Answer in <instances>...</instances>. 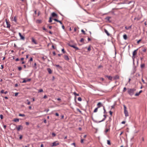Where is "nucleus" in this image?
<instances>
[{
    "label": "nucleus",
    "instance_id": "obj_1",
    "mask_svg": "<svg viewBox=\"0 0 147 147\" xmlns=\"http://www.w3.org/2000/svg\"><path fill=\"white\" fill-rule=\"evenodd\" d=\"M136 90V89L134 88L132 89H129L128 90V93L129 94L132 96L134 94V92Z\"/></svg>",
    "mask_w": 147,
    "mask_h": 147
},
{
    "label": "nucleus",
    "instance_id": "obj_2",
    "mask_svg": "<svg viewBox=\"0 0 147 147\" xmlns=\"http://www.w3.org/2000/svg\"><path fill=\"white\" fill-rule=\"evenodd\" d=\"M124 108V113L126 117H127L129 116V114L127 111V108L126 106L125 105H123Z\"/></svg>",
    "mask_w": 147,
    "mask_h": 147
},
{
    "label": "nucleus",
    "instance_id": "obj_3",
    "mask_svg": "<svg viewBox=\"0 0 147 147\" xmlns=\"http://www.w3.org/2000/svg\"><path fill=\"white\" fill-rule=\"evenodd\" d=\"M76 45H71L70 43L68 44V45L71 47H72L75 49V51H77L79 49V48L76 46Z\"/></svg>",
    "mask_w": 147,
    "mask_h": 147
},
{
    "label": "nucleus",
    "instance_id": "obj_4",
    "mask_svg": "<svg viewBox=\"0 0 147 147\" xmlns=\"http://www.w3.org/2000/svg\"><path fill=\"white\" fill-rule=\"evenodd\" d=\"M16 128L18 131H19L20 130H22L23 128V126L21 125H18V127H16Z\"/></svg>",
    "mask_w": 147,
    "mask_h": 147
},
{
    "label": "nucleus",
    "instance_id": "obj_5",
    "mask_svg": "<svg viewBox=\"0 0 147 147\" xmlns=\"http://www.w3.org/2000/svg\"><path fill=\"white\" fill-rule=\"evenodd\" d=\"M97 106H98L97 107L98 108H100L101 107H104V106H103L102 103L100 102L98 103L97 104Z\"/></svg>",
    "mask_w": 147,
    "mask_h": 147
},
{
    "label": "nucleus",
    "instance_id": "obj_6",
    "mask_svg": "<svg viewBox=\"0 0 147 147\" xmlns=\"http://www.w3.org/2000/svg\"><path fill=\"white\" fill-rule=\"evenodd\" d=\"M31 80V79L30 78L26 80H25V79H24V80L23 81H22V82L23 83H26L27 82H29V81H30Z\"/></svg>",
    "mask_w": 147,
    "mask_h": 147
},
{
    "label": "nucleus",
    "instance_id": "obj_7",
    "mask_svg": "<svg viewBox=\"0 0 147 147\" xmlns=\"http://www.w3.org/2000/svg\"><path fill=\"white\" fill-rule=\"evenodd\" d=\"M110 125L109 126V127L108 128H106L105 130V134H106L108 132L110 131Z\"/></svg>",
    "mask_w": 147,
    "mask_h": 147
},
{
    "label": "nucleus",
    "instance_id": "obj_8",
    "mask_svg": "<svg viewBox=\"0 0 147 147\" xmlns=\"http://www.w3.org/2000/svg\"><path fill=\"white\" fill-rule=\"evenodd\" d=\"M105 77L107 78L109 80H112L113 77H112L111 76H107V75H106L105 76Z\"/></svg>",
    "mask_w": 147,
    "mask_h": 147
},
{
    "label": "nucleus",
    "instance_id": "obj_9",
    "mask_svg": "<svg viewBox=\"0 0 147 147\" xmlns=\"http://www.w3.org/2000/svg\"><path fill=\"white\" fill-rule=\"evenodd\" d=\"M57 16V14H56L55 13L53 12L51 13V17H52V18L54 17L55 16Z\"/></svg>",
    "mask_w": 147,
    "mask_h": 147
},
{
    "label": "nucleus",
    "instance_id": "obj_10",
    "mask_svg": "<svg viewBox=\"0 0 147 147\" xmlns=\"http://www.w3.org/2000/svg\"><path fill=\"white\" fill-rule=\"evenodd\" d=\"M32 42H33L36 45L37 44V42L34 39V38L32 37Z\"/></svg>",
    "mask_w": 147,
    "mask_h": 147
},
{
    "label": "nucleus",
    "instance_id": "obj_11",
    "mask_svg": "<svg viewBox=\"0 0 147 147\" xmlns=\"http://www.w3.org/2000/svg\"><path fill=\"white\" fill-rule=\"evenodd\" d=\"M138 50V49H137L133 51V56H135L136 55L137 53V51Z\"/></svg>",
    "mask_w": 147,
    "mask_h": 147
},
{
    "label": "nucleus",
    "instance_id": "obj_12",
    "mask_svg": "<svg viewBox=\"0 0 147 147\" xmlns=\"http://www.w3.org/2000/svg\"><path fill=\"white\" fill-rule=\"evenodd\" d=\"M59 144L58 143H56V142H54L53 143L52 145L51 146L52 147L56 146Z\"/></svg>",
    "mask_w": 147,
    "mask_h": 147
},
{
    "label": "nucleus",
    "instance_id": "obj_13",
    "mask_svg": "<svg viewBox=\"0 0 147 147\" xmlns=\"http://www.w3.org/2000/svg\"><path fill=\"white\" fill-rule=\"evenodd\" d=\"M6 23L7 25V28H10L11 25L9 22H6Z\"/></svg>",
    "mask_w": 147,
    "mask_h": 147
},
{
    "label": "nucleus",
    "instance_id": "obj_14",
    "mask_svg": "<svg viewBox=\"0 0 147 147\" xmlns=\"http://www.w3.org/2000/svg\"><path fill=\"white\" fill-rule=\"evenodd\" d=\"M104 31L107 34L108 36H110V34L108 32V31L106 29H104Z\"/></svg>",
    "mask_w": 147,
    "mask_h": 147
},
{
    "label": "nucleus",
    "instance_id": "obj_15",
    "mask_svg": "<svg viewBox=\"0 0 147 147\" xmlns=\"http://www.w3.org/2000/svg\"><path fill=\"white\" fill-rule=\"evenodd\" d=\"M64 58L65 60H68L69 59V57L67 55H65L64 56Z\"/></svg>",
    "mask_w": 147,
    "mask_h": 147
},
{
    "label": "nucleus",
    "instance_id": "obj_16",
    "mask_svg": "<svg viewBox=\"0 0 147 147\" xmlns=\"http://www.w3.org/2000/svg\"><path fill=\"white\" fill-rule=\"evenodd\" d=\"M119 78V76L117 75L113 77L114 80H117Z\"/></svg>",
    "mask_w": 147,
    "mask_h": 147
},
{
    "label": "nucleus",
    "instance_id": "obj_17",
    "mask_svg": "<svg viewBox=\"0 0 147 147\" xmlns=\"http://www.w3.org/2000/svg\"><path fill=\"white\" fill-rule=\"evenodd\" d=\"M103 116H104V118H103V119H102V120L101 121H99L98 122L99 123H100V122H102V121H104L105 120V119H106V115H103Z\"/></svg>",
    "mask_w": 147,
    "mask_h": 147
},
{
    "label": "nucleus",
    "instance_id": "obj_18",
    "mask_svg": "<svg viewBox=\"0 0 147 147\" xmlns=\"http://www.w3.org/2000/svg\"><path fill=\"white\" fill-rule=\"evenodd\" d=\"M55 66L56 67H58V68L60 69H61L62 68V67L60 66L59 65H55Z\"/></svg>",
    "mask_w": 147,
    "mask_h": 147
},
{
    "label": "nucleus",
    "instance_id": "obj_19",
    "mask_svg": "<svg viewBox=\"0 0 147 147\" xmlns=\"http://www.w3.org/2000/svg\"><path fill=\"white\" fill-rule=\"evenodd\" d=\"M47 71L49 74H51L52 73V71L50 68H48Z\"/></svg>",
    "mask_w": 147,
    "mask_h": 147
},
{
    "label": "nucleus",
    "instance_id": "obj_20",
    "mask_svg": "<svg viewBox=\"0 0 147 147\" xmlns=\"http://www.w3.org/2000/svg\"><path fill=\"white\" fill-rule=\"evenodd\" d=\"M13 121L15 122H18L19 121V119L18 118H15L13 119Z\"/></svg>",
    "mask_w": 147,
    "mask_h": 147
},
{
    "label": "nucleus",
    "instance_id": "obj_21",
    "mask_svg": "<svg viewBox=\"0 0 147 147\" xmlns=\"http://www.w3.org/2000/svg\"><path fill=\"white\" fill-rule=\"evenodd\" d=\"M123 38L125 40H126L127 39V35L125 34H124L123 35Z\"/></svg>",
    "mask_w": 147,
    "mask_h": 147
},
{
    "label": "nucleus",
    "instance_id": "obj_22",
    "mask_svg": "<svg viewBox=\"0 0 147 147\" xmlns=\"http://www.w3.org/2000/svg\"><path fill=\"white\" fill-rule=\"evenodd\" d=\"M131 26H130L128 27H127V26H125V28L126 30H129L130 29H131Z\"/></svg>",
    "mask_w": 147,
    "mask_h": 147
},
{
    "label": "nucleus",
    "instance_id": "obj_23",
    "mask_svg": "<svg viewBox=\"0 0 147 147\" xmlns=\"http://www.w3.org/2000/svg\"><path fill=\"white\" fill-rule=\"evenodd\" d=\"M20 39L22 40H24L25 39V37L22 35H21L20 36Z\"/></svg>",
    "mask_w": 147,
    "mask_h": 147
},
{
    "label": "nucleus",
    "instance_id": "obj_24",
    "mask_svg": "<svg viewBox=\"0 0 147 147\" xmlns=\"http://www.w3.org/2000/svg\"><path fill=\"white\" fill-rule=\"evenodd\" d=\"M110 18H111L110 17H107L105 18V19L107 21H109V20Z\"/></svg>",
    "mask_w": 147,
    "mask_h": 147
},
{
    "label": "nucleus",
    "instance_id": "obj_25",
    "mask_svg": "<svg viewBox=\"0 0 147 147\" xmlns=\"http://www.w3.org/2000/svg\"><path fill=\"white\" fill-rule=\"evenodd\" d=\"M145 66V64H142L141 65V68L142 69Z\"/></svg>",
    "mask_w": 147,
    "mask_h": 147
},
{
    "label": "nucleus",
    "instance_id": "obj_26",
    "mask_svg": "<svg viewBox=\"0 0 147 147\" xmlns=\"http://www.w3.org/2000/svg\"><path fill=\"white\" fill-rule=\"evenodd\" d=\"M42 22V21L40 20H36V22L38 23H41Z\"/></svg>",
    "mask_w": 147,
    "mask_h": 147
},
{
    "label": "nucleus",
    "instance_id": "obj_27",
    "mask_svg": "<svg viewBox=\"0 0 147 147\" xmlns=\"http://www.w3.org/2000/svg\"><path fill=\"white\" fill-rule=\"evenodd\" d=\"M52 22V17H50L49 18V23H51Z\"/></svg>",
    "mask_w": 147,
    "mask_h": 147
},
{
    "label": "nucleus",
    "instance_id": "obj_28",
    "mask_svg": "<svg viewBox=\"0 0 147 147\" xmlns=\"http://www.w3.org/2000/svg\"><path fill=\"white\" fill-rule=\"evenodd\" d=\"M107 144H108L110 145H111V143L110 142V141L109 140H107Z\"/></svg>",
    "mask_w": 147,
    "mask_h": 147
},
{
    "label": "nucleus",
    "instance_id": "obj_29",
    "mask_svg": "<svg viewBox=\"0 0 147 147\" xmlns=\"http://www.w3.org/2000/svg\"><path fill=\"white\" fill-rule=\"evenodd\" d=\"M12 21L15 22H17V19L15 17H14V18L12 20Z\"/></svg>",
    "mask_w": 147,
    "mask_h": 147
},
{
    "label": "nucleus",
    "instance_id": "obj_30",
    "mask_svg": "<svg viewBox=\"0 0 147 147\" xmlns=\"http://www.w3.org/2000/svg\"><path fill=\"white\" fill-rule=\"evenodd\" d=\"M98 107L96 108L94 111V112L95 113V112H97V110H98Z\"/></svg>",
    "mask_w": 147,
    "mask_h": 147
},
{
    "label": "nucleus",
    "instance_id": "obj_31",
    "mask_svg": "<svg viewBox=\"0 0 147 147\" xmlns=\"http://www.w3.org/2000/svg\"><path fill=\"white\" fill-rule=\"evenodd\" d=\"M19 116H20L24 117L25 115L24 114H20L19 115Z\"/></svg>",
    "mask_w": 147,
    "mask_h": 147
},
{
    "label": "nucleus",
    "instance_id": "obj_32",
    "mask_svg": "<svg viewBox=\"0 0 147 147\" xmlns=\"http://www.w3.org/2000/svg\"><path fill=\"white\" fill-rule=\"evenodd\" d=\"M43 91L42 89H39L38 90V92H42Z\"/></svg>",
    "mask_w": 147,
    "mask_h": 147
},
{
    "label": "nucleus",
    "instance_id": "obj_33",
    "mask_svg": "<svg viewBox=\"0 0 147 147\" xmlns=\"http://www.w3.org/2000/svg\"><path fill=\"white\" fill-rule=\"evenodd\" d=\"M87 49H88V51H90L91 50L90 46H89V47Z\"/></svg>",
    "mask_w": 147,
    "mask_h": 147
},
{
    "label": "nucleus",
    "instance_id": "obj_34",
    "mask_svg": "<svg viewBox=\"0 0 147 147\" xmlns=\"http://www.w3.org/2000/svg\"><path fill=\"white\" fill-rule=\"evenodd\" d=\"M78 100L79 101H81L82 100V99L80 97H79L78 98Z\"/></svg>",
    "mask_w": 147,
    "mask_h": 147
},
{
    "label": "nucleus",
    "instance_id": "obj_35",
    "mask_svg": "<svg viewBox=\"0 0 147 147\" xmlns=\"http://www.w3.org/2000/svg\"><path fill=\"white\" fill-rule=\"evenodd\" d=\"M74 94L75 96H79V94H77L76 92H74Z\"/></svg>",
    "mask_w": 147,
    "mask_h": 147
},
{
    "label": "nucleus",
    "instance_id": "obj_36",
    "mask_svg": "<svg viewBox=\"0 0 147 147\" xmlns=\"http://www.w3.org/2000/svg\"><path fill=\"white\" fill-rule=\"evenodd\" d=\"M52 136H53V137H55L56 135V134L55 133H53L52 134Z\"/></svg>",
    "mask_w": 147,
    "mask_h": 147
},
{
    "label": "nucleus",
    "instance_id": "obj_37",
    "mask_svg": "<svg viewBox=\"0 0 147 147\" xmlns=\"http://www.w3.org/2000/svg\"><path fill=\"white\" fill-rule=\"evenodd\" d=\"M84 39L83 38H81V39L80 40V42H84Z\"/></svg>",
    "mask_w": 147,
    "mask_h": 147
},
{
    "label": "nucleus",
    "instance_id": "obj_38",
    "mask_svg": "<svg viewBox=\"0 0 147 147\" xmlns=\"http://www.w3.org/2000/svg\"><path fill=\"white\" fill-rule=\"evenodd\" d=\"M140 94L139 92H137L135 94V95L136 96H138L140 95Z\"/></svg>",
    "mask_w": 147,
    "mask_h": 147
},
{
    "label": "nucleus",
    "instance_id": "obj_39",
    "mask_svg": "<svg viewBox=\"0 0 147 147\" xmlns=\"http://www.w3.org/2000/svg\"><path fill=\"white\" fill-rule=\"evenodd\" d=\"M81 32L83 33L84 34H86L85 32L83 30H82Z\"/></svg>",
    "mask_w": 147,
    "mask_h": 147
},
{
    "label": "nucleus",
    "instance_id": "obj_40",
    "mask_svg": "<svg viewBox=\"0 0 147 147\" xmlns=\"http://www.w3.org/2000/svg\"><path fill=\"white\" fill-rule=\"evenodd\" d=\"M103 109L104 110V113H106V111L104 107H103Z\"/></svg>",
    "mask_w": 147,
    "mask_h": 147
},
{
    "label": "nucleus",
    "instance_id": "obj_41",
    "mask_svg": "<svg viewBox=\"0 0 147 147\" xmlns=\"http://www.w3.org/2000/svg\"><path fill=\"white\" fill-rule=\"evenodd\" d=\"M18 69L19 71H20L22 69V68L21 67H18Z\"/></svg>",
    "mask_w": 147,
    "mask_h": 147
},
{
    "label": "nucleus",
    "instance_id": "obj_42",
    "mask_svg": "<svg viewBox=\"0 0 147 147\" xmlns=\"http://www.w3.org/2000/svg\"><path fill=\"white\" fill-rule=\"evenodd\" d=\"M62 51L63 53H65V51L64 50V49H62Z\"/></svg>",
    "mask_w": 147,
    "mask_h": 147
},
{
    "label": "nucleus",
    "instance_id": "obj_43",
    "mask_svg": "<svg viewBox=\"0 0 147 147\" xmlns=\"http://www.w3.org/2000/svg\"><path fill=\"white\" fill-rule=\"evenodd\" d=\"M22 137H23V136L22 135H20V137H19V139L20 140H21L22 139Z\"/></svg>",
    "mask_w": 147,
    "mask_h": 147
},
{
    "label": "nucleus",
    "instance_id": "obj_44",
    "mask_svg": "<svg viewBox=\"0 0 147 147\" xmlns=\"http://www.w3.org/2000/svg\"><path fill=\"white\" fill-rule=\"evenodd\" d=\"M53 20L55 21L58 22H59V20H58L56 19H54Z\"/></svg>",
    "mask_w": 147,
    "mask_h": 147
},
{
    "label": "nucleus",
    "instance_id": "obj_45",
    "mask_svg": "<svg viewBox=\"0 0 147 147\" xmlns=\"http://www.w3.org/2000/svg\"><path fill=\"white\" fill-rule=\"evenodd\" d=\"M0 117L1 119H2L3 118V116L2 115H0Z\"/></svg>",
    "mask_w": 147,
    "mask_h": 147
},
{
    "label": "nucleus",
    "instance_id": "obj_46",
    "mask_svg": "<svg viewBox=\"0 0 147 147\" xmlns=\"http://www.w3.org/2000/svg\"><path fill=\"white\" fill-rule=\"evenodd\" d=\"M126 88H125V87H124L123 88V92H125L126 90Z\"/></svg>",
    "mask_w": 147,
    "mask_h": 147
},
{
    "label": "nucleus",
    "instance_id": "obj_47",
    "mask_svg": "<svg viewBox=\"0 0 147 147\" xmlns=\"http://www.w3.org/2000/svg\"><path fill=\"white\" fill-rule=\"evenodd\" d=\"M4 93V90H2L1 91V94H3Z\"/></svg>",
    "mask_w": 147,
    "mask_h": 147
},
{
    "label": "nucleus",
    "instance_id": "obj_48",
    "mask_svg": "<svg viewBox=\"0 0 147 147\" xmlns=\"http://www.w3.org/2000/svg\"><path fill=\"white\" fill-rule=\"evenodd\" d=\"M27 101H28L27 104L28 105H30V101H29L28 100H27Z\"/></svg>",
    "mask_w": 147,
    "mask_h": 147
},
{
    "label": "nucleus",
    "instance_id": "obj_49",
    "mask_svg": "<svg viewBox=\"0 0 147 147\" xmlns=\"http://www.w3.org/2000/svg\"><path fill=\"white\" fill-rule=\"evenodd\" d=\"M84 140L83 139H81V143H83L84 142Z\"/></svg>",
    "mask_w": 147,
    "mask_h": 147
},
{
    "label": "nucleus",
    "instance_id": "obj_50",
    "mask_svg": "<svg viewBox=\"0 0 147 147\" xmlns=\"http://www.w3.org/2000/svg\"><path fill=\"white\" fill-rule=\"evenodd\" d=\"M142 51L144 52H145L146 51V49H144L142 50Z\"/></svg>",
    "mask_w": 147,
    "mask_h": 147
},
{
    "label": "nucleus",
    "instance_id": "obj_51",
    "mask_svg": "<svg viewBox=\"0 0 147 147\" xmlns=\"http://www.w3.org/2000/svg\"><path fill=\"white\" fill-rule=\"evenodd\" d=\"M109 113L111 116H112V112L111 111H109Z\"/></svg>",
    "mask_w": 147,
    "mask_h": 147
},
{
    "label": "nucleus",
    "instance_id": "obj_52",
    "mask_svg": "<svg viewBox=\"0 0 147 147\" xmlns=\"http://www.w3.org/2000/svg\"><path fill=\"white\" fill-rule=\"evenodd\" d=\"M18 92L15 93V96H18Z\"/></svg>",
    "mask_w": 147,
    "mask_h": 147
},
{
    "label": "nucleus",
    "instance_id": "obj_53",
    "mask_svg": "<svg viewBox=\"0 0 147 147\" xmlns=\"http://www.w3.org/2000/svg\"><path fill=\"white\" fill-rule=\"evenodd\" d=\"M26 124L27 125H28L29 124V123L28 122H26Z\"/></svg>",
    "mask_w": 147,
    "mask_h": 147
},
{
    "label": "nucleus",
    "instance_id": "obj_54",
    "mask_svg": "<svg viewBox=\"0 0 147 147\" xmlns=\"http://www.w3.org/2000/svg\"><path fill=\"white\" fill-rule=\"evenodd\" d=\"M142 80L143 83H144V84L146 83L144 81V80L142 78Z\"/></svg>",
    "mask_w": 147,
    "mask_h": 147
},
{
    "label": "nucleus",
    "instance_id": "obj_55",
    "mask_svg": "<svg viewBox=\"0 0 147 147\" xmlns=\"http://www.w3.org/2000/svg\"><path fill=\"white\" fill-rule=\"evenodd\" d=\"M49 109H45L44 110L45 111H46L47 112L48 111H49Z\"/></svg>",
    "mask_w": 147,
    "mask_h": 147
},
{
    "label": "nucleus",
    "instance_id": "obj_56",
    "mask_svg": "<svg viewBox=\"0 0 147 147\" xmlns=\"http://www.w3.org/2000/svg\"><path fill=\"white\" fill-rule=\"evenodd\" d=\"M47 98V96L46 95H45L44 96V97H43V98Z\"/></svg>",
    "mask_w": 147,
    "mask_h": 147
},
{
    "label": "nucleus",
    "instance_id": "obj_57",
    "mask_svg": "<svg viewBox=\"0 0 147 147\" xmlns=\"http://www.w3.org/2000/svg\"><path fill=\"white\" fill-rule=\"evenodd\" d=\"M33 60V59H32V57H31L30 60H29V61H32Z\"/></svg>",
    "mask_w": 147,
    "mask_h": 147
},
{
    "label": "nucleus",
    "instance_id": "obj_58",
    "mask_svg": "<svg viewBox=\"0 0 147 147\" xmlns=\"http://www.w3.org/2000/svg\"><path fill=\"white\" fill-rule=\"evenodd\" d=\"M141 40V39H140V40H139L137 42V43L139 44V42H140Z\"/></svg>",
    "mask_w": 147,
    "mask_h": 147
},
{
    "label": "nucleus",
    "instance_id": "obj_59",
    "mask_svg": "<svg viewBox=\"0 0 147 147\" xmlns=\"http://www.w3.org/2000/svg\"><path fill=\"white\" fill-rule=\"evenodd\" d=\"M15 60L16 61H18L19 60V58H17V59H15Z\"/></svg>",
    "mask_w": 147,
    "mask_h": 147
},
{
    "label": "nucleus",
    "instance_id": "obj_60",
    "mask_svg": "<svg viewBox=\"0 0 147 147\" xmlns=\"http://www.w3.org/2000/svg\"><path fill=\"white\" fill-rule=\"evenodd\" d=\"M55 115L57 116H59V114L57 113H55Z\"/></svg>",
    "mask_w": 147,
    "mask_h": 147
},
{
    "label": "nucleus",
    "instance_id": "obj_61",
    "mask_svg": "<svg viewBox=\"0 0 147 147\" xmlns=\"http://www.w3.org/2000/svg\"><path fill=\"white\" fill-rule=\"evenodd\" d=\"M1 69H3V68H4V66H3V65H1Z\"/></svg>",
    "mask_w": 147,
    "mask_h": 147
},
{
    "label": "nucleus",
    "instance_id": "obj_62",
    "mask_svg": "<svg viewBox=\"0 0 147 147\" xmlns=\"http://www.w3.org/2000/svg\"><path fill=\"white\" fill-rule=\"evenodd\" d=\"M62 28L63 29H64V30L65 29V27H64V26L63 25H62Z\"/></svg>",
    "mask_w": 147,
    "mask_h": 147
},
{
    "label": "nucleus",
    "instance_id": "obj_63",
    "mask_svg": "<svg viewBox=\"0 0 147 147\" xmlns=\"http://www.w3.org/2000/svg\"><path fill=\"white\" fill-rule=\"evenodd\" d=\"M52 48L53 49H55V47L53 45H52Z\"/></svg>",
    "mask_w": 147,
    "mask_h": 147
},
{
    "label": "nucleus",
    "instance_id": "obj_64",
    "mask_svg": "<svg viewBox=\"0 0 147 147\" xmlns=\"http://www.w3.org/2000/svg\"><path fill=\"white\" fill-rule=\"evenodd\" d=\"M30 145L29 144H27V146H25V147H29Z\"/></svg>",
    "mask_w": 147,
    "mask_h": 147
}]
</instances>
